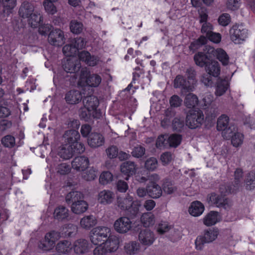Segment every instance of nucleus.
<instances>
[{"mask_svg":"<svg viewBox=\"0 0 255 255\" xmlns=\"http://www.w3.org/2000/svg\"><path fill=\"white\" fill-rule=\"evenodd\" d=\"M63 66L66 72L75 73L79 71L81 65L78 59L75 57H71L66 60Z\"/></svg>","mask_w":255,"mask_h":255,"instance_id":"obj_14","label":"nucleus"},{"mask_svg":"<svg viewBox=\"0 0 255 255\" xmlns=\"http://www.w3.org/2000/svg\"><path fill=\"white\" fill-rule=\"evenodd\" d=\"M218 21L220 25L226 26L231 22V18L229 14L224 13L219 17Z\"/></svg>","mask_w":255,"mask_h":255,"instance_id":"obj_56","label":"nucleus"},{"mask_svg":"<svg viewBox=\"0 0 255 255\" xmlns=\"http://www.w3.org/2000/svg\"><path fill=\"white\" fill-rule=\"evenodd\" d=\"M34 9L35 7L32 3L24 1L19 7L18 13L21 18L27 19L35 11Z\"/></svg>","mask_w":255,"mask_h":255,"instance_id":"obj_21","label":"nucleus"},{"mask_svg":"<svg viewBox=\"0 0 255 255\" xmlns=\"http://www.w3.org/2000/svg\"><path fill=\"white\" fill-rule=\"evenodd\" d=\"M241 4V0H228L226 3L227 7L231 10L238 9Z\"/></svg>","mask_w":255,"mask_h":255,"instance_id":"obj_61","label":"nucleus"},{"mask_svg":"<svg viewBox=\"0 0 255 255\" xmlns=\"http://www.w3.org/2000/svg\"><path fill=\"white\" fill-rule=\"evenodd\" d=\"M97 176V171L93 168L84 172L82 177L87 181H91L95 179Z\"/></svg>","mask_w":255,"mask_h":255,"instance_id":"obj_54","label":"nucleus"},{"mask_svg":"<svg viewBox=\"0 0 255 255\" xmlns=\"http://www.w3.org/2000/svg\"><path fill=\"white\" fill-rule=\"evenodd\" d=\"M204 210L203 204L196 201L192 203L189 208V212L193 216L197 217L201 215Z\"/></svg>","mask_w":255,"mask_h":255,"instance_id":"obj_37","label":"nucleus"},{"mask_svg":"<svg viewBox=\"0 0 255 255\" xmlns=\"http://www.w3.org/2000/svg\"><path fill=\"white\" fill-rule=\"evenodd\" d=\"M60 237V234L59 232L55 231L49 232L45 236V243H40L39 244V248L43 251L49 250Z\"/></svg>","mask_w":255,"mask_h":255,"instance_id":"obj_13","label":"nucleus"},{"mask_svg":"<svg viewBox=\"0 0 255 255\" xmlns=\"http://www.w3.org/2000/svg\"><path fill=\"white\" fill-rule=\"evenodd\" d=\"M89 249V244L85 239H78L73 244V249L76 254H84L88 252Z\"/></svg>","mask_w":255,"mask_h":255,"instance_id":"obj_20","label":"nucleus"},{"mask_svg":"<svg viewBox=\"0 0 255 255\" xmlns=\"http://www.w3.org/2000/svg\"><path fill=\"white\" fill-rule=\"evenodd\" d=\"M198 103V99L195 95L190 93L186 95L184 100V103L187 107L189 108L194 107L197 105Z\"/></svg>","mask_w":255,"mask_h":255,"instance_id":"obj_47","label":"nucleus"},{"mask_svg":"<svg viewBox=\"0 0 255 255\" xmlns=\"http://www.w3.org/2000/svg\"><path fill=\"white\" fill-rule=\"evenodd\" d=\"M103 243L108 252H113L118 249L120 240L116 235L110 234Z\"/></svg>","mask_w":255,"mask_h":255,"instance_id":"obj_25","label":"nucleus"},{"mask_svg":"<svg viewBox=\"0 0 255 255\" xmlns=\"http://www.w3.org/2000/svg\"><path fill=\"white\" fill-rule=\"evenodd\" d=\"M79 59L84 62L89 66H95L98 64L100 61V57L97 56L91 55L87 51H82L79 53Z\"/></svg>","mask_w":255,"mask_h":255,"instance_id":"obj_15","label":"nucleus"},{"mask_svg":"<svg viewBox=\"0 0 255 255\" xmlns=\"http://www.w3.org/2000/svg\"><path fill=\"white\" fill-rule=\"evenodd\" d=\"M199 20L200 23L208 22V11L206 8L201 7L198 10Z\"/></svg>","mask_w":255,"mask_h":255,"instance_id":"obj_59","label":"nucleus"},{"mask_svg":"<svg viewBox=\"0 0 255 255\" xmlns=\"http://www.w3.org/2000/svg\"><path fill=\"white\" fill-rule=\"evenodd\" d=\"M140 222L144 227H149L154 225L155 218L151 212L144 213L140 217Z\"/></svg>","mask_w":255,"mask_h":255,"instance_id":"obj_40","label":"nucleus"},{"mask_svg":"<svg viewBox=\"0 0 255 255\" xmlns=\"http://www.w3.org/2000/svg\"><path fill=\"white\" fill-rule=\"evenodd\" d=\"M158 165V161L156 158L150 157L146 160L145 162V168L148 170H154Z\"/></svg>","mask_w":255,"mask_h":255,"instance_id":"obj_53","label":"nucleus"},{"mask_svg":"<svg viewBox=\"0 0 255 255\" xmlns=\"http://www.w3.org/2000/svg\"><path fill=\"white\" fill-rule=\"evenodd\" d=\"M126 252L129 255H134L137 253L139 249V245L135 241L127 243L125 246Z\"/></svg>","mask_w":255,"mask_h":255,"instance_id":"obj_46","label":"nucleus"},{"mask_svg":"<svg viewBox=\"0 0 255 255\" xmlns=\"http://www.w3.org/2000/svg\"><path fill=\"white\" fill-rule=\"evenodd\" d=\"M176 189V187L170 182H166L163 184V190L165 193L168 194L173 193Z\"/></svg>","mask_w":255,"mask_h":255,"instance_id":"obj_63","label":"nucleus"},{"mask_svg":"<svg viewBox=\"0 0 255 255\" xmlns=\"http://www.w3.org/2000/svg\"><path fill=\"white\" fill-rule=\"evenodd\" d=\"M212 59L207 53L199 52L195 54L194 60L195 64L200 67H206Z\"/></svg>","mask_w":255,"mask_h":255,"instance_id":"obj_26","label":"nucleus"},{"mask_svg":"<svg viewBox=\"0 0 255 255\" xmlns=\"http://www.w3.org/2000/svg\"><path fill=\"white\" fill-rule=\"evenodd\" d=\"M115 198V193L109 190H103L100 191L97 196V200L102 205H109L113 203Z\"/></svg>","mask_w":255,"mask_h":255,"instance_id":"obj_16","label":"nucleus"},{"mask_svg":"<svg viewBox=\"0 0 255 255\" xmlns=\"http://www.w3.org/2000/svg\"><path fill=\"white\" fill-rule=\"evenodd\" d=\"M181 139V135L173 134L168 137L167 142L169 146L176 147L180 144Z\"/></svg>","mask_w":255,"mask_h":255,"instance_id":"obj_50","label":"nucleus"},{"mask_svg":"<svg viewBox=\"0 0 255 255\" xmlns=\"http://www.w3.org/2000/svg\"><path fill=\"white\" fill-rule=\"evenodd\" d=\"M73 147L65 143L61 145L58 151V155L64 159H70L73 156Z\"/></svg>","mask_w":255,"mask_h":255,"instance_id":"obj_38","label":"nucleus"},{"mask_svg":"<svg viewBox=\"0 0 255 255\" xmlns=\"http://www.w3.org/2000/svg\"><path fill=\"white\" fill-rule=\"evenodd\" d=\"M83 105L87 112L82 111L80 113L81 118L87 120L97 109L99 102L98 98L93 95L85 97L83 101Z\"/></svg>","mask_w":255,"mask_h":255,"instance_id":"obj_5","label":"nucleus"},{"mask_svg":"<svg viewBox=\"0 0 255 255\" xmlns=\"http://www.w3.org/2000/svg\"><path fill=\"white\" fill-rule=\"evenodd\" d=\"M145 148L141 146L135 147L131 152L132 155L136 158L141 157L145 153Z\"/></svg>","mask_w":255,"mask_h":255,"instance_id":"obj_64","label":"nucleus"},{"mask_svg":"<svg viewBox=\"0 0 255 255\" xmlns=\"http://www.w3.org/2000/svg\"><path fill=\"white\" fill-rule=\"evenodd\" d=\"M82 98L81 92L76 90L69 91L65 96L66 102L69 104H76L81 101Z\"/></svg>","mask_w":255,"mask_h":255,"instance_id":"obj_28","label":"nucleus"},{"mask_svg":"<svg viewBox=\"0 0 255 255\" xmlns=\"http://www.w3.org/2000/svg\"><path fill=\"white\" fill-rule=\"evenodd\" d=\"M204 120L203 112L199 110L189 111L186 118V125L191 129H195L200 126Z\"/></svg>","mask_w":255,"mask_h":255,"instance_id":"obj_7","label":"nucleus"},{"mask_svg":"<svg viewBox=\"0 0 255 255\" xmlns=\"http://www.w3.org/2000/svg\"><path fill=\"white\" fill-rule=\"evenodd\" d=\"M111 234V229L107 227L99 226L93 228L90 232V239L95 245L105 242Z\"/></svg>","mask_w":255,"mask_h":255,"instance_id":"obj_3","label":"nucleus"},{"mask_svg":"<svg viewBox=\"0 0 255 255\" xmlns=\"http://www.w3.org/2000/svg\"><path fill=\"white\" fill-rule=\"evenodd\" d=\"M56 170L57 173L61 175H65L70 172L71 167L67 163H63L58 165Z\"/></svg>","mask_w":255,"mask_h":255,"instance_id":"obj_58","label":"nucleus"},{"mask_svg":"<svg viewBox=\"0 0 255 255\" xmlns=\"http://www.w3.org/2000/svg\"><path fill=\"white\" fill-rule=\"evenodd\" d=\"M113 175L109 171L103 172L99 177V182L102 185H107L113 181Z\"/></svg>","mask_w":255,"mask_h":255,"instance_id":"obj_48","label":"nucleus"},{"mask_svg":"<svg viewBox=\"0 0 255 255\" xmlns=\"http://www.w3.org/2000/svg\"><path fill=\"white\" fill-rule=\"evenodd\" d=\"M219 232L218 230L212 228L206 230L202 235L199 236L195 240L196 249L202 250L205 244H208L214 241L218 237Z\"/></svg>","mask_w":255,"mask_h":255,"instance_id":"obj_4","label":"nucleus"},{"mask_svg":"<svg viewBox=\"0 0 255 255\" xmlns=\"http://www.w3.org/2000/svg\"><path fill=\"white\" fill-rule=\"evenodd\" d=\"M207 200L211 205H215L217 207L228 209L231 206L229 200L225 198L222 195L212 193L209 195Z\"/></svg>","mask_w":255,"mask_h":255,"instance_id":"obj_11","label":"nucleus"},{"mask_svg":"<svg viewBox=\"0 0 255 255\" xmlns=\"http://www.w3.org/2000/svg\"><path fill=\"white\" fill-rule=\"evenodd\" d=\"M244 177V172L242 169L237 168L234 172V181L233 185H231L226 191L223 190V186L220 187L222 194L225 195L227 194L236 192L242 184Z\"/></svg>","mask_w":255,"mask_h":255,"instance_id":"obj_8","label":"nucleus"},{"mask_svg":"<svg viewBox=\"0 0 255 255\" xmlns=\"http://www.w3.org/2000/svg\"><path fill=\"white\" fill-rule=\"evenodd\" d=\"M1 143L6 147L11 148L15 144V139L11 135H6L1 139Z\"/></svg>","mask_w":255,"mask_h":255,"instance_id":"obj_51","label":"nucleus"},{"mask_svg":"<svg viewBox=\"0 0 255 255\" xmlns=\"http://www.w3.org/2000/svg\"><path fill=\"white\" fill-rule=\"evenodd\" d=\"M1 2L3 7V12L8 15L16 6L17 0H2Z\"/></svg>","mask_w":255,"mask_h":255,"instance_id":"obj_43","label":"nucleus"},{"mask_svg":"<svg viewBox=\"0 0 255 255\" xmlns=\"http://www.w3.org/2000/svg\"><path fill=\"white\" fill-rule=\"evenodd\" d=\"M71 211L76 214H80L85 212L88 208V203L82 199L71 206Z\"/></svg>","mask_w":255,"mask_h":255,"instance_id":"obj_34","label":"nucleus"},{"mask_svg":"<svg viewBox=\"0 0 255 255\" xmlns=\"http://www.w3.org/2000/svg\"><path fill=\"white\" fill-rule=\"evenodd\" d=\"M230 35L233 42L240 44L248 37V30L242 24H235L230 30Z\"/></svg>","mask_w":255,"mask_h":255,"instance_id":"obj_6","label":"nucleus"},{"mask_svg":"<svg viewBox=\"0 0 255 255\" xmlns=\"http://www.w3.org/2000/svg\"><path fill=\"white\" fill-rule=\"evenodd\" d=\"M43 16L40 13L35 11L27 18L28 25L32 28L38 27V26L43 22Z\"/></svg>","mask_w":255,"mask_h":255,"instance_id":"obj_32","label":"nucleus"},{"mask_svg":"<svg viewBox=\"0 0 255 255\" xmlns=\"http://www.w3.org/2000/svg\"><path fill=\"white\" fill-rule=\"evenodd\" d=\"M38 33L41 35H46L47 33L51 30L52 26L49 24L40 23L38 26Z\"/></svg>","mask_w":255,"mask_h":255,"instance_id":"obj_60","label":"nucleus"},{"mask_svg":"<svg viewBox=\"0 0 255 255\" xmlns=\"http://www.w3.org/2000/svg\"><path fill=\"white\" fill-rule=\"evenodd\" d=\"M89 164V159L84 156L76 157L72 162L73 168L77 171H84L87 168Z\"/></svg>","mask_w":255,"mask_h":255,"instance_id":"obj_23","label":"nucleus"},{"mask_svg":"<svg viewBox=\"0 0 255 255\" xmlns=\"http://www.w3.org/2000/svg\"><path fill=\"white\" fill-rule=\"evenodd\" d=\"M54 1L45 0L43 1V6L45 11L49 14H54L57 11L56 7L53 4Z\"/></svg>","mask_w":255,"mask_h":255,"instance_id":"obj_52","label":"nucleus"},{"mask_svg":"<svg viewBox=\"0 0 255 255\" xmlns=\"http://www.w3.org/2000/svg\"><path fill=\"white\" fill-rule=\"evenodd\" d=\"M97 224L96 218L92 215L85 216L80 220V224L82 228L90 230Z\"/></svg>","mask_w":255,"mask_h":255,"instance_id":"obj_31","label":"nucleus"},{"mask_svg":"<svg viewBox=\"0 0 255 255\" xmlns=\"http://www.w3.org/2000/svg\"><path fill=\"white\" fill-rule=\"evenodd\" d=\"M184 125L183 120L178 118H174L172 122V128L174 130L177 131H181Z\"/></svg>","mask_w":255,"mask_h":255,"instance_id":"obj_62","label":"nucleus"},{"mask_svg":"<svg viewBox=\"0 0 255 255\" xmlns=\"http://www.w3.org/2000/svg\"><path fill=\"white\" fill-rule=\"evenodd\" d=\"M72 250L73 245L67 240L61 241L56 246L57 251L62 254L68 255L71 253Z\"/></svg>","mask_w":255,"mask_h":255,"instance_id":"obj_35","label":"nucleus"},{"mask_svg":"<svg viewBox=\"0 0 255 255\" xmlns=\"http://www.w3.org/2000/svg\"><path fill=\"white\" fill-rule=\"evenodd\" d=\"M148 195L153 199L159 198L162 193L161 188L159 185H147Z\"/></svg>","mask_w":255,"mask_h":255,"instance_id":"obj_42","label":"nucleus"},{"mask_svg":"<svg viewBox=\"0 0 255 255\" xmlns=\"http://www.w3.org/2000/svg\"><path fill=\"white\" fill-rule=\"evenodd\" d=\"M69 26L71 32L75 34L81 33L84 28L83 23L75 19L71 21Z\"/></svg>","mask_w":255,"mask_h":255,"instance_id":"obj_44","label":"nucleus"},{"mask_svg":"<svg viewBox=\"0 0 255 255\" xmlns=\"http://www.w3.org/2000/svg\"><path fill=\"white\" fill-rule=\"evenodd\" d=\"M115 230L119 233L125 234L131 230L132 222L130 219L127 217L118 218L114 223Z\"/></svg>","mask_w":255,"mask_h":255,"instance_id":"obj_12","label":"nucleus"},{"mask_svg":"<svg viewBox=\"0 0 255 255\" xmlns=\"http://www.w3.org/2000/svg\"><path fill=\"white\" fill-rule=\"evenodd\" d=\"M229 88L227 81L219 79L216 83L215 94L217 97L223 95Z\"/></svg>","mask_w":255,"mask_h":255,"instance_id":"obj_39","label":"nucleus"},{"mask_svg":"<svg viewBox=\"0 0 255 255\" xmlns=\"http://www.w3.org/2000/svg\"><path fill=\"white\" fill-rule=\"evenodd\" d=\"M69 212L68 209L63 206L56 207L53 213V217L55 219L62 221L67 219L69 217Z\"/></svg>","mask_w":255,"mask_h":255,"instance_id":"obj_33","label":"nucleus"},{"mask_svg":"<svg viewBox=\"0 0 255 255\" xmlns=\"http://www.w3.org/2000/svg\"><path fill=\"white\" fill-rule=\"evenodd\" d=\"M105 142V138L103 135L99 133H92L88 139V144L93 148H96L102 146Z\"/></svg>","mask_w":255,"mask_h":255,"instance_id":"obj_27","label":"nucleus"},{"mask_svg":"<svg viewBox=\"0 0 255 255\" xmlns=\"http://www.w3.org/2000/svg\"><path fill=\"white\" fill-rule=\"evenodd\" d=\"M174 87L175 88H181L182 93L192 91L193 88L190 82L186 81L183 76L180 75H177L174 79Z\"/></svg>","mask_w":255,"mask_h":255,"instance_id":"obj_19","label":"nucleus"},{"mask_svg":"<svg viewBox=\"0 0 255 255\" xmlns=\"http://www.w3.org/2000/svg\"><path fill=\"white\" fill-rule=\"evenodd\" d=\"M48 40L53 46H62L65 41L64 31L59 28L51 30L48 35Z\"/></svg>","mask_w":255,"mask_h":255,"instance_id":"obj_10","label":"nucleus"},{"mask_svg":"<svg viewBox=\"0 0 255 255\" xmlns=\"http://www.w3.org/2000/svg\"><path fill=\"white\" fill-rule=\"evenodd\" d=\"M65 144L73 147L74 143H76L80 139L79 132L75 129H70L66 131L63 135Z\"/></svg>","mask_w":255,"mask_h":255,"instance_id":"obj_22","label":"nucleus"},{"mask_svg":"<svg viewBox=\"0 0 255 255\" xmlns=\"http://www.w3.org/2000/svg\"><path fill=\"white\" fill-rule=\"evenodd\" d=\"M117 204L121 210L126 211L131 216L135 217L139 212L140 204L134 201L133 197L128 194L124 197H118Z\"/></svg>","mask_w":255,"mask_h":255,"instance_id":"obj_1","label":"nucleus"},{"mask_svg":"<svg viewBox=\"0 0 255 255\" xmlns=\"http://www.w3.org/2000/svg\"><path fill=\"white\" fill-rule=\"evenodd\" d=\"M229 118L228 116L222 115L218 119L217 128L219 131H222V135L227 139L229 138V134L233 132L234 126H229Z\"/></svg>","mask_w":255,"mask_h":255,"instance_id":"obj_9","label":"nucleus"},{"mask_svg":"<svg viewBox=\"0 0 255 255\" xmlns=\"http://www.w3.org/2000/svg\"><path fill=\"white\" fill-rule=\"evenodd\" d=\"M71 42L73 47L76 48V52H77L78 50L82 49L85 48L86 44V41L83 38L81 37H79L73 39Z\"/></svg>","mask_w":255,"mask_h":255,"instance_id":"obj_49","label":"nucleus"},{"mask_svg":"<svg viewBox=\"0 0 255 255\" xmlns=\"http://www.w3.org/2000/svg\"><path fill=\"white\" fill-rule=\"evenodd\" d=\"M236 127H233V132L229 134V137H231V143L235 147H239L243 144L245 136L242 132L237 131Z\"/></svg>","mask_w":255,"mask_h":255,"instance_id":"obj_24","label":"nucleus"},{"mask_svg":"<svg viewBox=\"0 0 255 255\" xmlns=\"http://www.w3.org/2000/svg\"><path fill=\"white\" fill-rule=\"evenodd\" d=\"M208 52L211 53L223 66L228 65L230 63V58L227 52L222 48L214 49L210 48Z\"/></svg>","mask_w":255,"mask_h":255,"instance_id":"obj_17","label":"nucleus"},{"mask_svg":"<svg viewBox=\"0 0 255 255\" xmlns=\"http://www.w3.org/2000/svg\"><path fill=\"white\" fill-rule=\"evenodd\" d=\"M136 170V165L134 162L131 161L125 162L121 165V172L127 175L125 178V179L127 180H128V178L130 175L135 173Z\"/></svg>","mask_w":255,"mask_h":255,"instance_id":"obj_29","label":"nucleus"},{"mask_svg":"<svg viewBox=\"0 0 255 255\" xmlns=\"http://www.w3.org/2000/svg\"><path fill=\"white\" fill-rule=\"evenodd\" d=\"M206 42V37L204 36H201L197 40L192 42L189 48L191 50L194 51L198 49L201 45L204 44Z\"/></svg>","mask_w":255,"mask_h":255,"instance_id":"obj_57","label":"nucleus"},{"mask_svg":"<svg viewBox=\"0 0 255 255\" xmlns=\"http://www.w3.org/2000/svg\"><path fill=\"white\" fill-rule=\"evenodd\" d=\"M102 82L101 77L97 74H91L86 69L81 71L78 83L81 86L98 87Z\"/></svg>","mask_w":255,"mask_h":255,"instance_id":"obj_2","label":"nucleus"},{"mask_svg":"<svg viewBox=\"0 0 255 255\" xmlns=\"http://www.w3.org/2000/svg\"><path fill=\"white\" fill-rule=\"evenodd\" d=\"M245 185L247 190H253L255 189V172L249 173L245 180Z\"/></svg>","mask_w":255,"mask_h":255,"instance_id":"obj_45","label":"nucleus"},{"mask_svg":"<svg viewBox=\"0 0 255 255\" xmlns=\"http://www.w3.org/2000/svg\"><path fill=\"white\" fill-rule=\"evenodd\" d=\"M138 239L140 243L144 245L149 246L155 241L154 233L149 230H143L140 231L138 235Z\"/></svg>","mask_w":255,"mask_h":255,"instance_id":"obj_18","label":"nucleus"},{"mask_svg":"<svg viewBox=\"0 0 255 255\" xmlns=\"http://www.w3.org/2000/svg\"><path fill=\"white\" fill-rule=\"evenodd\" d=\"M62 50L64 54L68 57H74L76 54V48L73 47L72 43L65 45Z\"/></svg>","mask_w":255,"mask_h":255,"instance_id":"obj_55","label":"nucleus"},{"mask_svg":"<svg viewBox=\"0 0 255 255\" xmlns=\"http://www.w3.org/2000/svg\"><path fill=\"white\" fill-rule=\"evenodd\" d=\"M206 72L214 77H218L221 72L219 63L217 61L212 60L205 68Z\"/></svg>","mask_w":255,"mask_h":255,"instance_id":"obj_30","label":"nucleus"},{"mask_svg":"<svg viewBox=\"0 0 255 255\" xmlns=\"http://www.w3.org/2000/svg\"><path fill=\"white\" fill-rule=\"evenodd\" d=\"M219 221V215L218 212L211 211L203 219V222L206 226H211L216 224Z\"/></svg>","mask_w":255,"mask_h":255,"instance_id":"obj_36","label":"nucleus"},{"mask_svg":"<svg viewBox=\"0 0 255 255\" xmlns=\"http://www.w3.org/2000/svg\"><path fill=\"white\" fill-rule=\"evenodd\" d=\"M82 199H84V195L81 192L72 191L67 194L65 200L67 204L72 205Z\"/></svg>","mask_w":255,"mask_h":255,"instance_id":"obj_41","label":"nucleus"}]
</instances>
